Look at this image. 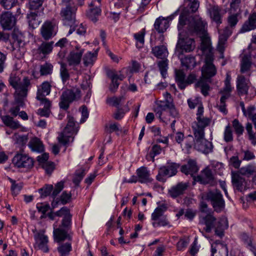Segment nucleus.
<instances>
[{
    "label": "nucleus",
    "instance_id": "412c9836",
    "mask_svg": "<svg viewBox=\"0 0 256 256\" xmlns=\"http://www.w3.org/2000/svg\"><path fill=\"white\" fill-rule=\"evenodd\" d=\"M34 240L36 241L38 249L44 252H48V248L47 245L48 238L44 235L43 232H40L36 234L34 236Z\"/></svg>",
    "mask_w": 256,
    "mask_h": 256
},
{
    "label": "nucleus",
    "instance_id": "c756f323",
    "mask_svg": "<svg viewBox=\"0 0 256 256\" xmlns=\"http://www.w3.org/2000/svg\"><path fill=\"white\" fill-rule=\"evenodd\" d=\"M71 198L72 194L70 192H67L66 191H64L60 198H56L52 202V208H54L58 207L60 204H66L68 203L70 200Z\"/></svg>",
    "mask_w": 256,
    "mask_h": 256
},
{
    "label": "nucleus",
    "instance_id": "4be33fe9",
    "mask_svg": "<svg viewBox=\"0 0 256 256\" xmlns=\"http://www.w3.org/2000/svg\"><path fill=\"white\" fill-rule=\"evenodd\" d=\"M199 170L196 160H189L187 164L182 165L180 168V171L186 175L190 174L194 178V174Z\"/></svg>",
    "mask_w": 256,
    "mask_h": 256
},
{
    "label": "nucleus",
    "instance_id": "72a5a7b5",
    "mask_svg": "<svg viewBox=\"0 0 256 256\" xmlns=\"http://www.w3.org/2000/svg\"><path fill=\"white\" fill-rule=\"evenodd\" d=\"M52 85L48 81L44 82L38 88L36 98L46 97L50 94L51 91Z\"/></svg>",
    "mask_w": 256,
    "mask_h": 256
},
{
    "label": "nucleus",
    "instance_id": "a211bd4d",
    "mask_svg": "<svg viewBox=\"0 0 256 256\" xmlns=\"http://www.w3.org/2000/svg\"><path fill=\"white\" fill-rule=\"evenodd\" d=\"M84 50L81 48L80 46H76V50L70 52L67 57V60L70 66H78L82 60Z\"/></svg>",
    "mask_w": 256,
    "mask_h": 256
},
{
    "label": "nucleus",
    "instance_id": "b1692460",
    "mask_svg": "<svg viewBox=\"0 0 256 256\" xmlns=\"http://www.w3.org/2000/svg\"><path fill=\"white\" fill-rule=\"evenodd\" d=\"M69 230L60 226L58 228H54V240L57 242L64 241L66 239L69 240H72V236L68 234Z\"/></svg>",
    "mask_w": 256,
    "mask_h": 256
},
{
    "label": "nucleus",
    "instance_id": "9b49d317",
    "mask_svg": "<svg viewBox=\"0 0 256 256\" xmlns=\"http://www.w3.org/2000/svg\"><path fill=\"white\" fill-rule=\"evenodd\" d=\"M194 180L202 184H209L211 186L216 184V182L212 170L206 168L202 170L200 175L194 176Z\"/></svg>",
    "mask_w": 256,
    "mask_h": 256
},
{
    "label": "nucleus",
    "instance_id": "e2e57ef3",
    "mask_svg": "<svg viewBox=\"0 0 256 256\" xmlns=\"http://www.w3.org/2000/svg\"><path fill=\"white\" fill-rule=\"evenodd\" d=\"M228 98H226V96H222L220 98V102L218 104H217L216 107L218 110L223 113L224 115L228 113V110L226 108V100H228Z\"/></svg>",
    "mask_w": 256,
    "mask_h": 256
},
{
    "label": "nucleus",
    "instance_id": "f704fd0d",
    "mask_svg": "<svg viewBox=\"0 0 256 256\" xmlns=\"http://www.w3.org/2000/svg\"><path fill=\"white\" fill-rule=\"evenodd\" d=\"M231 79L230 75L228 73H227L224 80V86L220 91V93L222 94V96L228 98L230 96V94L232 90L230 84Z\"/></svg>",
    "mask_w": 256,
    "mask_h": 256
},
{
    "label": "nucleus",
    "instance_id": "13d9d810",
    "mask_svg": "<svg viewBox=\"0 0 256 256\" xmlns=\"http://www.w3.org/2000/svg\"><path fill=\"white\" fill-rule=\"evenodd\" d=\"M251 67V62L246 56H244L242 61L240 72L244 73L248 72Z\"/></svg>",
    "mask_w": 256,
    "mask_h": 256
},
{
    "label": "nucleus",
    "instance_id": "052dcab7",
    "mask_svg": "<svg viewBox=\"0 0 256 256\" xmlns=\"http://www.w3.org/2000/svg\"><path fill=\"white\" fill-rule=\"evenodd\" d=\"M256 168L252 164H248L246 166L242 167L238 170L242 176L252 175L254 173Z\"/></svg>",
    "mask_w": 256,
    "mask_h": 256
},
{
    "label": "nucleus",
    "instance_id": "49530a36",
    "mask_svg": "<svg viewBox=\"0 0 256 256\" xmlns=\"http://www.w3.org/2000/svg\"><path fill=\"white\" fill-rule=\"evenodd\" d=\"M219 38L222 43H226L228 38L232 34V30L228 26H226L224 28L218 30Z\"/></svg>",
    "mask_w": 256,
    "mask_h": 256
},
{
    "label": "nucleus",
    "instance_id": "bb28decb",
    "mask_svg": "<svg viewBox=\"0 0 256 256\" xmlns=\"http://www.w3.org/2000/svg\"><path fill=\"white\" fill-rule=\"evenodd\" d=\"M168 18H164L160 16L157 18L154 24V28L159 34L164 33L169 27Z\"/></svg>",
    "mask_w": 256,
    "mask_h": 256
},
{
    "label": "nucleus",
    "instance_id": "473e14b6",
    "mask_svg": "<svg viewBox=\"0 0 256 256\" xmlns=\"http://www.w3.org/2000/svg\"><path fill=\"white\" fill-rule=\"evenodd\" d=\"M93 3L90 4V8L86 12L87 17L94 22H96L101 14V9L98 7H93Z\"/></svg>",
    "mask_w": 256,
    "mask_h": 256
},
{
    "label": "nucleus",
    "instance_id": "f3484780",
    "mask_svg": "<svg viewBox=\"0 0 256 256\" xmlns=\"http://www.w3.org/2000/svg\"><path fill=\"white\" fill-rule=\"evenodd\" d=\"M56 214L58 216H63L60 226L67 230H70L72 227V214L70 212V209L66 206H64L58 210Z\"/></svg>",
    "mask_w": 256,
    "mask_h": 256
},
{
    "label": "nucleus",
    "instance_id": "aec40b11",
    "mask_svg": "<svg viewBox=\"0 0 256 256\" xmlns=\"http://www.w3.org/2000/svg\"><path fill=\"white\" fill-rule=\"evenodd\" d=\"M256 29V12H252L242 24L240 32L244 33Z\"/></svg>",
    "mask_w": 256,
    "mask_h": 256
},
{
    "label": "nucleus",
    "instance_id": "5701e85b",
    "mask_svg": "<svg viewBox=\"0 0 256 256\" xmlns=\"http://www.w3.org/2000/svg\"><path fill=\"white\" fill-rule=\"evenodd\" d=\"M249 86L248 81L242 75L238 76L236 80V90L239 96L247 95Z\"/></svg>",
    "mask_w": 256,
    "mask_h": 256
},
{
    "label": "nucleus",
    "instance_id": "cd10ccee",
    "mask_svg": "<svg viewBox=\"0 0 256 256\" xmlns=\"http://www.w3.org/2000/svg\"><path fill=\"white\" fill-rule=\"evenodd\" d=\"M136 174L138 176V182L140 183L150 182L152 180L150 177V171L146 167L142 166L137 169Z\"/></svg>",
    "mask_w": 256,
    "mask_h": 256
},
{
    "label": "nucleus",
    "instance_id": "2f4dec72",
    "mask_svg": "<svg viewBox=\"0 0 256 256\" xmlns=\"http://www.w3.org/2000/svg\"><path fill=\"white\" fill-rule=\"evenodd\" d=\"M178 58L180 59L181 64L182 66L186 67V68H192L196 65L195 58L191 55H188L184 56V58L181 57L182 54L180 52L176 54Z\"/></svg>",
    "mask_w": 256,
    "mask_h": 256
},
{
    "label": "nucleus",
    "instance_id": "c85d7f7f",
    "mask_svg": "<svg viewBox=\"0 0 256 256\" xmlns=\"http://www.w3.org/2000/svg\"><path fill=\"white\" fill-rule=\"evenodd\" d=\"M200 50L202 54L207 58L208 55H212L214 57L213 50L212 48L210 39L206 36H203L202 38Z\"/></svg>",
    "mask_w": 256,
    "mask_h": 256
},
{
    "label": "nucleus",
    "instance_id": "58836bf2",
    "mask_svg": "<svg viewBox=\"0 0 256 256\" xmlns=\"http://www.w3.org/2000/svg\"><path fill=\"white\" fill-rule=\"evenodd\" d=\"M171 102L168 101L164 100H160L156 102V107L154 109V112L160 118H161L162 112L168 108Z\"/></svg>",
    "mask_w": 256,
    "mask_h": 256
},
{
    "label": "nucleus",
    "instance_id": "bf43d9fd",
    "mask_svg": "<svg viewBox=\"0 0 256 256\" xmlns=\"http://www.w3.org/2000/svg\"><path fill=\"white\" fill-rule=\"evenodd\" d=\"M64 188V182L62 181H60L54 185V188L53 187V190L51 194V196L54 200L56 198V196L60 193Z\"/></svg>",
    "mask_w": 256,
    "mask_h": 256
},
{
    "label": "nucleus",
    "instance_id": "4468645a",
    "mask_svg": "<svg viewBox=\"0 0 256 256\" xmlns=\"http://www.w3.org/2000/svg\"><path fill=\"white\" fill-rule=\"evenodd\" d=\"M16 18L14 15L8 11L2 12L0 17V24L4 30H10L16 26Z\"/></svg>",
    "mask_w": 256,
    "mask_h": 256
},
{
    "label": "nucleus",
    "instance_id": "0e129e2a",
    "mask_svg": "<svg viewBox=\"0 0 256 256\" xmlns=\"http://www.w3.org/2000/svg\"><path fill=\"white\" fill-rule=\"evenodd\" d=\"M108 76L111 80V84L110 85L109 90L112 92L114 93L118 90L120 83L116 79L115 77L112 76L108 72Z\"/></svg>",
    "mask_w": 256,
    "mask_h": 256
},
{
    "label": "nucleus",
    "instance_id": "f257e3e1",
    "mask_svg": "<svg viewBox=\"0 0 256 256\" xmlns=\"http://www.w3.org/2000/svg\"><path fill=\"white\" fill-rule=\"evenodd\" d=\"M8 82L10 84L15 90L14 93V102L20 104L22 103V100L26 98L28 94V90L31 88L30 79L25 76L20 81V78L16 72L10 74Z\"/></svg>",
    "mask_w": 256,
    "mask_h": 256
},
{
    "label": "nucleus",
    "instance_id": "de8ad7c7",
    "mask_svg": "<svg viewBox=\"0 0 256 256\" xmlns=\"http://www.w3.org/2000/svg\"><path fill=\"white\" fill-rule=\"evenodd\" d=\"M162 152V148L157 144H154L152 148V150L146 156V159L148 160H151L152 162L154 161V157L160 154Z\"/></svg>",
    "mask_w": 256,
    "mask_h": 256
},
{
    "label": "nucleus",
    "instance_id": "ddd939ff",
    "mask_svg": "<svg viewBox=\"0 0 256 256\" xmlns=\"http://www.w3.org/2000/svg\"><path fill=\"white\" fill-rule=\"evenodd\" d=\"M214 58L212 55H208L205 58V64L202 68V77L206 80L210 79L216 74V68L213 64Z\"/></svg>",
    "mask_w": 256,
    "mask_h": 256
},
{
    "label": "nucleus",
    "instance_id": "774afa93",
    "mask_svg": "<svg viewBox=\"0 0 256 256\" xmlns=\"http://www.w3.org/2000/svg\"><path fill=\"white\" fill-rule=\"evenodd\" d=\"M152 225L154 228L158 226H168V227H170L172 226L170 224V222L167 219L166 216H162V218H160L158 220V222H152Z\"/></svg>",
    "mask_w": 256,
    "mask_h": 256
},
{
    "label": "nucleus",
    "instance_id": "c03bdc74",
    "mask_svg": "<svg viewBox=\"0 0 256 256\" xmlns=\"http://www.w3.org/2000/svg\"><path fill=\"white\" fill-rule=\"evenodd\" d=\"M8 180L12 184L10 190L12 195L14 196H18L24 186V184L22 182L16 183V180L8 178Z\"/></svg>",
    "mask_w": 256,
    "mask_h": 256
},
{
    "label": "nucleus",
    "instance_id": "2eb2a0df",
    "mask_svg": "<svg viewBox=\"0 0 256 256\" xmlns=\"http://www.w3.org/2000/svg\"><path fill=\"white\" fill-rule=\"evenodd\" d=\"M196 121L192 124V128L194 130V136L204 134V128L208 126L210 122V120L206 117H200L196 118Z\"/></svg>",
    "mask_w": 256,
    "mask_h": 256
},
{
    "label": "nucleus",
    "instance_id": "09e8293b",
    "mask_svg": "<svg viewBox=\"0 0 256 256\" xmlns=\"http://www.w3.org/2000/svg\"><path fill=\"white\" fill-rule=\"evenodd\" d=\"M57 250L60 256H68L72 250V244L70 242L62 244L58 247Z\"/></svg>",
    "mask_w": 256,
    "mask_h": 256
},
{
    "label": "nucleus",
    "instance_id": "9d476101",
    "mask_svg": "<svg viewBox=\"0 0 256 256\" xmlns=\"http://www.w3.org/2000/svg\"><path fill=\"white\" fill-rule=\"evenodd\" d=\"M194 148L198 151L204 154H208L212 152L213 145L210 142L204 138V134L194 136Z\"/></svg>",
    "mask_w": 256,
    "mask_h": 256
},
{
    "label": "nucleus",
    "instance_id": "dca6fc26",
    "mask_svg": "<svg viewBox=\"0 0 256 256\" xmlns=\"http://www.w3.org/2000/svg\"><path fill=\"white\" fill-rule=\"evenodd\" d=\"M40 32L44 40H48L56 35L57 26L54 22L46 21L41 28Z\"/></svg>",
    "mask_w": 256,
    "mask_h": 256
},
{
    "label": "nucleus",
    "instance_id": "79ce46f5",
    "mask_svg": "<svg viewBox=\"0 0 256 256\" xmlns=\"http://www.w3.org/2000/svg\"><path fill=\"white\" fill-rule=\"evenodd\" d=\"M38 11L31 12L27 15V18L29 26L35 28L40 24V20L38 19Z\"/></svg>",
    "mask_w": 256,
    "mask_h": 256
},
{
    "label": "nucleus",
    "instance_id": "39448f33",
    "mask_svg": "<svg viewBox=\"0 0 256 256\" xmlns=\"http://www.w3.org/2000/svg\"><path fill=\"white\" fill-rule=\"evenodd\" d=\"M81 97V91L78 88L66 89L62 92L60 97L58 104L60 108L64 110H67L70 104L73 102L78 100Z\"/></svg>",
    "mask_w": 256,
    "mask_h": 256
},
{
    "label": "nucleus",
    "instance_id": "1a4fd4ad",
    "mask_svg": "<svg viewBox=\"0 0 256 256\" xmlns=\"http://www.w3.org/2000/svg\"><path fill=\"white\" fill-rule=\"evenodd\" d=\"M206 200L211 204L216 212H220L224 206V201L220 192L218 190H210L207 192Z\"/></svg>",
    "mask_w": 256,
    "mask_h": 256
},
{
    "label": "nucleus",
    "instance_id": "0eeeda50",
    "mask_svg": "<svg viewBox=\"0 0 256 256\" xmlns=\"http://www.w3.org/2000/svg\"><path fill=\"white\" fill-rule=\"evenodd\" d=\"M34 159L28 154L17 152L12 160V164L18 168H23L25 171L30 170L34 166Z\"/></svg>",
    "mask_w": 256,
    "mask_h": 256
},
{
    "label": "nucleus",
    "instance_id": "20e7f679",
    "mask_svg": "<svg viewBox=\"0 0 256 256\" xmlns=\"http://www.w3.org/2000/svg\"><path fill=\"white\" fill-rule=\"evenodd\" d=\"M67 120V124L57 138L58 142L64 146L67 145L70 142H72L74 136L78 131V127L76 126V121L74 118L68 114Z\"/></svg>",
    "mask_w": 256,
    "mask_h": 256
},
{
    "label": "nucleus",
    "instance_id": "6e6552de",
    "mask_svg": "<svg viewBox=\"0 0 256 256\" xmlns=\"http://www.w3.org/2000/svg\"><path fill=\"white\" fill-rule=\"evenodd\" d=\"M66 7L62 8L60 11V16L64 25H72L76 23V12L77 8L74 5L71 0L68 2H64Z\"/></svg>",
    "mask_w": 256,
    "mask_h": 256
},
{
    "label": "nucleus",
    "instance_id": "680f3d73",
    "mask_svg": "<svg viewBox=\"0 0 256 256\" xmlns=\"http://www.w3.org/2000/svg\"><path fill=\"white\" fill-rule=\"evenodd\" d=\"M53 66L49 63H45L40 66V73L42 76H46L52 73Z\"/></svg>",
    "mask_w": 256,
    "mask_h": 256
},
{
    "label": "nucleus",
    "instance_id": "37998d69",
    "mask_svg": "<svg viewBox=\"0 0 256 256\" xmlns=\"http://www.w3.org/2000/svg\"><path fill=\"white\" fill-rule=\"evenodd\" d=\"M228 250L227 245L220 240H216L211 244L212 256L216 253L217 250L222 251V250Z\"/></svg>",
    "mask_w": 256,
    "mask_h": 256
},
{
    "label": "nucleus",
    "instance_id": "864d4df0",
    "mask_svg": "<svg viewBox=\"0 0 256 256\" xmlns=\"http://www.w3.org/2000/svg\"><path fill=\"white\" fill-rule=\"evenodd\" d=\"M53 186L52 184H45L42 188L38 190L41 198H44L52 193Z\"/></svg>",
    "mask_w": 256,
    "mask_h": 256
},
{
    "label": "nucleus",
    "instance_id": "4c0bfd02",
    "mask_svg": "<svg viewBox=\"0 0 256 256\" xmlns=\"http://www.w3.org/2000/svg\"><path fill=\"white\" fill-rule=\"evenodd\" d=\"M167 206L164 204H162L158 206L155 208L154 212L151 215V220L153 222H156L164 214L167 210Z\"/></svg>",
    "mask_w": 256,
    "mask_h": 256
},
{
    "label": "nucleus",
    "instance_id": "603ef678",
    "mask_svg": "<svg viewBox=\"0 0 256 256\" xmlns=\"http://www.w3.org/2000/svg\"><path fill=\"white\" fill-rule=\"evenodd\" d=\"M162 60L158 62V65L162 78H166L168 68V60L167 58Z\"/></svg>",
    "mask_w": 256,
    "mask_h": 256
},
{
    "label": "nucleus",
    "instance_id": "a878e982",
    "mask_svg": "<svg viewBox=\"0 0 256 256\" xmlns=\"http://www.w3.org/2000/svg\"><path fill=\"white\" fill-rule=\"evenodd\" d=\"M242 174L238 170L232 172V182L233 186L238 190L242 191L243 189L245 179L242 176Z\"/></svg>",
    "mask_w": 256,
    "mask_h": 256
},
{
    "label": "nucleus",
    "instance_id": "f8f14e48",
    "mask_svg": "<svg viewBox=\"0 0 256 256\" xmlns=\"http://www.w3.org/2000/svg\"><path fill=\"white\" fill-rule=\"evenodd\" d=\"M180 32L179 33V40L176 46V54H178L181 52L182 54L183 52H190L194 50L195 48V42L193 38H180Z\"/></svg>",
    "mask_w": 256,
    "mask_h": 256
},
{
    "label": "nucleus",
    "instance_id": "3c124183",
    "mask_svg": "<svg viewBox=\"0 0 256 256\" xmlns=\"http://www.w3.org/2000/svg\"><path fill=\"white\" fill-rule=\"evenodd\" d=\"M53 44V42H44L38 47V50L44 54H48L52 51Z\"/></svg>",
    "mask_w": 256,
    "mask_h": 256
},
{
    "label": "nucleus",
    "instance_id": "a19ab883",
    "mask_svg": "<svg viewBox=\"0 0 256 256\" xmlns=\"http://www.w3.org/2000/svg\"><path fill=\"white\" fill-rule=\"evenodd\" d=\"M1 119L3 123L7 126L12 129H16L20 127V124L18 122L14 120L13 118L10 116L6 115L1 116Z\"/></svg>",
    "mask_w": 256,
    "mask_h": 256
},
{
    "label": "nucleus",
    "instance_id": "4d7b16f0",
    "mask_svg": "<svg viewBox=\"0 0 256 256\" xmlns=\"http://www.w3.org/2000/svg\"><path fill=\"white\" fill-rule=\"evenodd\" d=\"M232 124L234 132L238 136H240L244 132V127L238 119L234 120L232 122Z\"/></svg>",
    "mask_w": 256,
    "mask_h": 256
},
{
    "label": "nucleus",
    "instance_id": "393cba45",
    "mask_svg": "<svg viewBox=\"0 0 256 256\" xmlns=\"http://www.w3.org/2000/svg\"><path fill=\"white\" fill-rule=\"evenodd\" d=\"M210 17L212 21L214 22L218 26H220L222 23V8L217 5L211 6L209 10Z\"/></svg>",
    "mask_w": 256,
    "mask_h": 256
},
{
    "label": "nucleus",
    "instance_id": "69168bd1",
    "mask_svg": "<svg viewBox=\"0 0 256 256\" xmlns=\"http://www.w3.org/2000/svg\"><path fill=\"white\" fill-rule=\"evenodd\" d=\"M85 175L84 170L77 171L72 180L73 183L76 186H78L79 184Z\"/></svg>",
    "mask_w": 256,
    "mask_h": 256
},
{
    "label": "nucleus",
    "instance_id": "6ab92c4d",
    "mask_svg": "<svg viewBox=\"0 0 256 256\" xmlns=\"http://www.w3.org/2000/svg\"><path fill=\"white\" fill-rule=\"evenodd\" d=\"M188 187V183L180 182L170 188L168 190V194L173 198H176L184 194Z\"/></svg>",
    "mask_w": 256,
    "mask_h": 256
},
{
    "label": "nucleus",
    "instance_id": "338daca9",
    "mask_svg": "<svg viewBox=\"0 0 256 256\" xmlns=\"http://www.w3.org/2000/svg\"><path fill=\"white\" fill-rule=\"evenodd\" d=\"M44 0H29V8L30 10L38 11L42 6Z\"/></svg>",
    "mask_w": 256,
    "mask_h": 256
},
{
    "label": "nucleus",
    "instance_id": "7c9ffc66",
    "mask_svg": "<svg viewBox=\"0 0 256 256\" xmlns=\"http://www.w3.org/2000/svg\"><path fill=\"white\" fill-rule=\"evenodd\" d=\"M152 54L158 58L165 59L168 56V52L166 46L160 45L152 48Z\"/></svg>",
    "mask_w": 256,
    "mask_h": 256
},
{
    "label": "nucleus",
    "instance_id": "5fc2aeb1",
    "mask_svg": "<svg viewBox=\"0 0 256 256\" xmlns=\"http://www.w3.org/2000/svg\"><path fill=\"white\" fill-rule=\"evenodd\" d=\"M140 68V64L136 61H133L131 66L122 68V72H125L127 74L138 72Z\"/></svg>",
    "mask_w": 256,
    "mask_h": 256
},
{
    "label": "nucleus",
    "instance_id": "7ed1b4c3",
    "mask_svg": "<svg viewBox=\"0 0 256 256\" xmlns=\"http://www.w3.org/2000/svg\"><path fill=\"white\" fill-rule=\"evenodd\" d=\"M200 222L202 224L206 225L204 230L206 232H210L212 228H214L216 235L220 238L224 236V230L228 227L225 220L217 221L216 218L210 214L202 218Z\"/></svg>",
    "mask_w": 256,
    "mask_h": 256
},
{
    "label": "nucleus",
    "instance_id": "a18cd8bd",
    "mask_svg": "<svg viewBox=\"0 0 256 256\" xmlns=\"http://www.w3.org/2000/svg\"><path fill=\"white\" fill-rule=\"evenodd\" d=\"M97 50L94 52H88L86 53L83 58L84 64L85 66L93 64L94 62L96 60L98 55Z\"/></svg>",
    "mask_w": 256,
    "mask_h": 256
},
{
    "label": "nucleus",
    "instance_id": "ea45409f",
    "mask_svg": "<svg viewBox=\"0 0 256 256\" xmlns=\"http://www.w3.org/2000/svg\"><path fill=\"white\" fill-rule=\"evenodd\" d=\"M176 81L180 89L183 90L186 88V74L182 70L176 72Z\"/></svg>",
    "mask_w": 256,
    "mask_h": 256
},
{
    "label": "nucleus",
    "instance_id": "c9c22d12",
    "mask_svg": "<svg viewBox=\"0 0 256 256\" xmlns=\"http://www.w3.org/2000/svg\"><path fill=\"white\" fill-rule=\"evenodd\" d=\"M184 3L185 4H188L186 7L184 8L182 12L184 10L188 12V16H190V12L192 13L196 12L200 6V2L198 0H184Z\"/></svg>",
    "mask_w": 256,
    "mask_h": 256
},
{
    "label": "nucleus",
    "instance_id": "e433bc0d",
    "mask_svg": "<svg viewBox=\"0 0 256 256\" xmlns=\"http://www.w3.org/2000/svg\"><path fill=\"white\" fill-rule=\"evenodd\" d=\"M28 145L32 151L40 152L44 150V145L38 138L34 137L32 138Z\"/></svg>",
    "mask_w": 256,
    "mask_h": 256
},
{
    "label": "nucleus",
    "instance_id": "8fccbe9b",
    "mask_svg": "<svg viewBox=\"0 0 256 256\" xmlns=\"http://www.w3.org/2000/svg\"><path fill=\"white\" fill-rule=\"evenodd\" d=\"M60 76L62 82L64 84L66 81L69 80L70 75L67 68L66 64L61 62H60Z\"/></svg>",
    "mask_w": 256,
    "mask_h": 256
},
{
    "label": "nucleus",
    "instance_id": "6e6d98bb",
    "mask_svg": "<svg viewBox=\"0 0 256 256\" xmlns=\"http://www.w3.org/2000/svg\"><path fill=\"white\" fill-rule=\"evenodd\" d=\"M196 87H200L201 92L204 96H206L208 94V91L210 90L209 85L204 82L202 80H198L196 84Z\"/></svg>",
    "mask_w": 256,
    "mask_h": 256
},
{
    "label": "nucleus",
    "instance_id": "f03ea898",
    "mask_svg": "<svg viewBox=\"0 0 256 256\" xmlns=\"http://www.w3.org/2000/svg\"><path fill=\"white\" fill-rule=\"evenodd\" d=\"M188 31L190 33L203 34L205 31V23L201 18L188 16V12L185 10L181 12L178 20V28L180 32L183 27L187 24Z\"/></svg>",
    "mask_w": 256,
    "mask_h": 256
},
{
    "label": "nucleus",
    "instance_id": "423d86ee",
    "mask_svg": "<svg viewBox=\"0 0 256 256\" xmlns=\"http://www.w3.org/2000/svg\"><path fill=\"white\" fill-rule=\"evenodd\" d=\"M180 166L178 164L168 162L166 166H162L158 168L156 180L160 182H166L167 178L176 175Z\"/></svg>",
    "mask_w": 256,
    "mask_h": 256
}]
</instances>
